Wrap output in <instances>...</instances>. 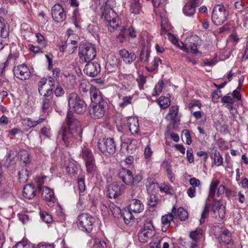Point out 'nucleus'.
Masks as SVG:
<instances>
[{
  "mask_svg": "<svg viewBox=\"0 0 248 248\" xmlns=\"http://www.w3.org/2000/svg\"><path fill=\"white\" fill-rule=\"evenodd\" d=\"M71 114L67 115L68 129L63 128L62 133V139L66 145L73 141L74 138L81 137L82 128L80 122L76 119L71 117Z\"/></svg>",
  "mask_w": 248,
  "mask_h": 248,
  "instance_id": "f257e3e1",
  "label": "nucleus"
},
{
  "mask_svg": "<svg viewBox=\"0 0 248 248\" xmlns=\"http://www.w3.org/2000/svg\"><path fill=\"white\" fill-rule=\"evenodd\" d=\"M69 108L77 114H82L86 110L85 101L76 93H72L67 97Z\"/></svg>",
  "mask_w": 248,
  "mask_h": 248,
  "instance_id": "f03ea898",
  "label": "nucleus"
},
{
  "mask_svg": "<svg viewBox=\"0 0 248 248\" xmlns=\"http://www.w3.org/2000/svg\"><path fill=\"white\" fill-rule=\"evenodd\" d=\"M78 50L79 57L84 62L92 61L96 55L95 48L91 43H85L80 44Z\"/></svg>",
  "mask_w": 248,
  "mask_h": 248,
  "instance_id": "7ed1b4c3",
  "label": "nucleus"
},
{
  "mask_svg": "<svg viewBox=\"0 0 248 248\" xmlns=\"http://www.w3.org/2000/svg\"><path fill=\"white\" fill-rule=\"evenodd\" d=\"M102 18L107 23L108 30L110 31L116 30L119 26V18L116 13L111 9H103Z\"/></svg>",
  "mask_w": 248,
  "mask_h": 248,
  "instance_id": "20e7f679",
  "label": "nucleus"
},
{
  "mask_svg": "<svg viewBox=\"0 0 248 248\" xmlns=\"http://www.w3.org/2000/svg\"><path fill=\"white\" fill-rule=\"evenodd\" d=\"M119 177L123 182L127 185L135 186L140 183L142 179L140 174L133 175L132 172L125 168H122L119 172Z\"/></svg>",
  "mask_w": 248,
  "mask_h": 248,
  "instance_id": "39448f33",
  "label": "nucleus"
},
{
  "mask_svg": "<svg viewBox=\"0 0 248 248\" xmlns=\"http://www.w3.org/2000/svg\"><path fill=\"white\" fill-rule=\"evenodd\" d=\"M228 16L229 11L223 5H216L212 12V22L217 26L220 25L226 21Z\"/></svg>",
  "mask_w": 248,
  "mask_h": 248,
  "instance_id": "423d86ee",
  "label": "nucleus"
},
{
  "mask_svg": "<svg viewBox=\"0 0 248 248\" xmlns=\"http://www.w3.org/2000/svg\"><path fill=\"white\" fill-rule=\"evenodd\" d=\"M94 218L88 213H82L78 217V226L80 230L87 233L93 229Z\"/></svg>",
  "mask_w": 248,
  "mask_h": 248,
  "instance_id": "0eeeda50",
  "label": "nucleus"
},
{
  "mask_svg": "<svg viewBox=\"0 0 248 248\" xmlns=\"http://www.w3.org/2000/svg\"><path fill=\"white\" fill-rule=\"evenodd\" d=\"M155 234V228L152 221L147 220L144 224L143 228L139 232L138 238L140 242L144 243L148 242Z\"/></svg>",
  "mask_w": 248,
  "mask_h": 248,
  "instance_id": "6e6552de",
  "label": "nucleus"
},
{
  "mask_svg": "<svg viewBox=\"0 0 248 248\" xmlns=\"http://www.w3.org/2000/svg\"><path fill=\"white\" fill-rule=\"evenodd\" d=\"M97 146L100 151L106 155H113L116 151V144L112 138L99 140Z\"/></svg>",
  "mask_w": 248,
  "mask_h": 248,
  "instance_id": "1a4fd4ad",
  "label": "nucleus"
},
{
  "mask_svg": "<svg viewBox=\"0 0 248 248\" xmlns=\"http://www.w3.org/2000/svg\"><path fill=\"white\" fill-rule=\"evenodd\" d=\"M108 108L107 102H101L100 104H95L91 106L89 112L91 117L93 119H99L103 117Z\"/></svg>",
  "mask_w": 248,
  "mask_h": 248,
  "instance_id": "9d476101",
  "label": "nucleus"
},
{
  "mask_svg": "<svg viewBox=\"0 0 248 248\" xmlns=\"http://www.w3.org/2000/svg\"><path fill=\"white\" fill-rule=\"evenodd\" d=\"M198 36L192 35L187 37L184 42H181L182 45H178V47L186 52H188L189 49L194 53L198 52L197 48Z\"/></svg>",
  "mask_w": 248,
  "mask_h": 248,
  "instance_id": "9b49d317",
  "label": "nucleus"
},
{
  "mask_svg": "<svg viewBox=\"0 0 248 248\" xmlns=\"http://www.w3.org/2000/svg\"><path fill=\"white\" fill-rule=\"evenodd\" d=\"M13 72L17 78L22 80L29 79L31 75L29 68L25 64L14 67Z\"/></svg>",
  "mask_w": 248,
  "mask_h": 248,
  "instance_id": "f8f14e48",
  "label": "nucleus"
},
{
  "mask_svg": "<svg viewBox=\"0 0 248 248\" xmlns=\"http://www.w3.org/2000/svg\"><path fill=\"white\" fill-rule=\"evenodd\" d=\"M225 206L219 201H215L212 207L213 217L218 220H222L225 217Z\"/></svg>",
  "mask_w": 248,
  "mask_h": 248,
  "instance_id": "ddd939ff",
  "label": "nucleus"
},
{
  "mask_svg": "<svg viewBox=\"0 0 248 248\" xmlns=\"http://www.w3.org/2000/svg\"><path fill=\"white\" fill-rule=\"evenodd\" d=\"M53 19L56 22H62L66 19V14L64 9L59 4H55L51 9Z\"/></svg>",
  "mask_w": 248,
  "mask_h": 248,
  "instance_id": "4468645a",
  "label": "nucleus"
},
{
  "mask_svg": "<svg viewBox=\"0 0 248 248\" xmlns=\"http://www.w3.org/2000/svg\"><path fill=\"white\" fill-rule=\"evenodd\" d=\"M39 191H42V197L43 200L47 201L49 206H53L55 201V197L52 189L46 186H39Z\"/></svg>",
  "mask_w": 248,
  "mask_h": 248,
  "instance_id": "2eb2a0df",
  "label": "nucleus"
},
{
  "mask_svg": "<svg viewBox=\"0 0 248 248\" xmlns=\"http://www.w3.org/2000/svg\"><path fill=\"white\" fill-rule=\"evenodd\" d=\"M100 64L97 62H90L86 64L83 71L84 73L91 77H95L100 72Z\"/></svg>",
  "mask_w": 248,
  "mask_h": 248,
  "instance_id": "dca6fc26",
  "label": "nucleus"
},
{
  "mask_svg": "<svg viewBox=\"0 0 248 248\" xmlns=\"http://www.w3.org/2000/svg\"><path fill=\"white\" fill-rule=\"evenodd\" d=\"M55 81L51 77L44 78L40 79L38 83V91L40 95H42L44 90L48 87H54Z\"/></svg>",
  "mask_w": 248,
  "mask_h": 248,
  "instance_id": "f3484780",
  "label": "nucleus"
},
{
  "mask_svg": "<svg viewBox=\"0 0 248 248\" xmlns=\"http://www.w3.org/2000/svg\"><path fill=\"white\" fill-rule=\"evenodd\" d=\"M119 54L124 62L127 64H131L137 58L135 52L129 51L125 48L120 49L119 51Z\"/></svg>",
  "mask_w": 248,
  "mask_h": 248,
  "instance_id": "a211bd4d",
  "label": "nucleus"
},
{
  "mask_svg": "<svg viewBox=\"0 0 248 248\" xmlns=\"http://www.w3.org/2000/svg\"><path fill=\"white\" fill-rule=\"evenodd\" d=\"M90 95L91 101L95 104H100L101 102H106L103 99L99 90L94 86L91 87Z\"/></svg>",
  "mask_w": 248,
  "mask_h": 248,
  "instance_id": "6ab92c4d",
  "label": "nucleus"
},
{
  "mask_svg": "<svg viewBox=\"0 0 248 248\" xmlns=\"http://www.w3.org/2000/svg\"><path fill=\"white\" fill-rule=\"evenodd\" d=\"M126 124L132 134H137L139 132V120L137 118H129L127 119Z\"/></svg>",
  "mask_w": 248,
  "mask_h": 248,
  "instance_id": "aec40b11",
  "label": "nucleus"
},
{
  "mask_svg": "<svg viewBox=\"0 0 248 248\" xmlns=\"http://www.w3.org/2000/svg\"><path fill=\"white\" fill-rule=\"evenodd\" d=\"M179 107L178 106H172L169 110L167 117L173 123H176L180 121V116L178 114Z\"/></svg>",
  "mask_w": 248,
  "mask_h": 248,
  "instance_id": "412c9836",
  "label": "nucleus"
},
{
  "mask_svg": "<svg viewBox=\"0 0 248 248\" xmlns=\"http://www.w3.org/2000/svg\"><path fill=\"white\" fill-rule=\"evenodd\" d=\"M125 186L123 185H113L111 186V190H109V197L111 198L113 197L115 199L119 196L121 195L125 190Z\"/></svg>",
  "mask_w": 248,
  "mask_h": 248,
  "instance_id": "4be33fe9",
  "label": "nucleus"
},
{
  "mask_svg": "<svg viewBox=\"0 0 248 248\" xmlns=\"http://www.w3.org/2000/svg\"><path fill=\"white\" fill-rule=\"evenodd\" d=\"M23 196L27 199L31 200L36 196V189L34 186L31 184H27L25 186L23 191Z\"/></svg>",
  "mask_w": 248,
  "mask_h": 248,
  "instance_id": "5701e85b",
  "label": "nucleus"
},
{
  "mask_svg": "<svg viewBox=\"0 0 248 248\" xmlns=\"http://www.w3.org/2000/svg\"><path fill=\"white\" fill-rule=\"evenodd\" d=\"M120 139L122 148H125L128 153H132V150L130 148L132 146L133 143L135 142L136 140L129 138L125 135L121 136Z\"/></svg>",
  "mask_w": 248,
  "mask_h": 248,
  "instance_id": "b1692460",
  "label": "nucleus"
},
{
  "mask_svg": "<svg viewBox=\"0 0 248 248\" xmlns=\"http://www.w3.org/2000/svg\"><path fill=\"white\" fill-rule=\"evenodd\" d=\"M65 168L66 172L70 174L75 175L78 170L76 162L73 159H68L65 161Z\"/></svg>",
  "mask_w": 248,
  "mask_h": 248,
  "instance_id": "393cba45",
  "label": "nucleus"
},
{
  "mask_svg": "<svg viewBox=\"0 0 248 248\" xmlns=\"http://www.w3.org/2000/svg\"><path fill=\"white\" fill-rule=\"evenodd\" d=\"M130 209L134 213H140L144 209V205L140 201L132 199L129 205Z\"/></svg>",
  "mask_w": 248,
  "mask_h": 248,
  "instance_id": "a878e982",
  "label": "nucleus"
},
{
  "mask_svg": "<svg viewBox=\"0 0 248 248\" xmlns=\"http://www.w3.org/2000/svg\"><path fill=\"white\" fill-rule=\"evenodd\" d=\"M130 12L134 15L139 14L142 9L140 0H130Z\"/></svg>",
  "mask_w": 248,
  "mask_h": 248,
  "instance_id": "bb28decb",
  "label": "nucleus"
},
{
  "mask_svg": "<svg viewBox=\"0 0 248 248\" xmlns=\"http://www.w3.org/2000/svg\"><path fill=\"white\" fill-rule=\"evenodd\" d=\"M119 98L121 101L119 103V105L120 107L124 108L129 105L132 104V101L133 99L132 95L129 96H123L122 93H118V94Z\"/></svg>",
  "mask_w": 248,
  "mask_h": 248,
  "instance_id": "cd10ccee",
  "label": "nucleus"
},
{
  "mask_svg": "<svg viewBox=\"0 0 248 248\" xmlns=\"http://www.w3.org/2000/svg\"><path fill=\"white\" fill-rule=\"evenodd\" d=\"M93 86L91 85L89 82L82 80L79 83V90L82 95H85L89 91L91 92V88Z\"/></svg>",
  "mask_w": 248,
  "mask_h": 248,
  "instance_id": "c85d7f7f",
  "label": "nucleus"
},
{
  "mask_svg": "<svg viewBox=\"0 0 248 248\" xmlns=\"http://www.w3.org/2000/svg\"><path fill=\"white\" fill-rule=\"evenodd\" d=\"M86 170L88 175L93 176L97 170L95 160L85 163Z\"/></svg>",
  "mask_w": 248,
  "mask_h": 248,
  "instance_id": "c756f323",
  "label": "nucleus"
},
{
  "mask_svg": "<svg viewBox=\"0 0 248 248\" xmlns=\"http://www.w3.org/2000/svg\"><path fill=\"white\" fill-rule=\"evenodd\" d=\"M80 156L85 163L95 160L92 151L89 149H83L80 154Z\"/></svg>",
  "mask_w": 248,
  "mask_h": 248,
  "instance_id": "7c9ffc66",
  "label": "nucleus"
},
{
  "mask_svg": "<svg viewBox=\"0 0 248 248\" xmlns=\"http://www.w3.org/2000/svg\"><path fill=\"white\" fill-rule=\"evenodd\" d=\"M219 233V237L222 241L227 244H230L232 240L230 232L225 228H222Z\"/></svg>",
  "mask_w": 248,
  "mask_h": 248,
  "instance_id": "2f4dec72",
  "label": "nucleus"
},
{
  "mask_svg": "<svg viewBox=\"0 0 248 248\" xmlns=\"http://www.w3.org/2000/svg\"><path fill=\"white\" fill-rule=\"evenodd\" d=\"M160 18H161V35H163L167 34L169 31L171 29V26L168 23L167 20L163 17L162 16L160 15Z\"/></svg>",
  "mask_w": 248,
  "mask_h": 248,
  "instance_id": "473e14b6",
  "label": "nucleus"
},
{
  "mask_svg": "<svg viewBox=\"0 0 248 248\" xmlns=\"http://www.w3.org/2000/svg\"><path fill=\"white\" fill-rule=\"evenodd\" d=\"M220 181L217 179L213 180L211 182L209 188V196L212 198H214L215 197L217 187Z\"/></svg>",
  "mask_w": 248,
  "mask_h": 248,
  "instance_id": "72a5a7b5",
  "label": "nucleus"
},
{
  "mask_svg": "<svg viewBox=\"0 0 248 248\" xmlns=\"http://www.w3.org/2000/svg\"><path fill=\"white\" fill-rule=\"evenodd\" d=\"M108 207L114 217L119 218L121 216L122 212L119 206L113 203H110L109 204Z\"/></svg>",
  "mask_w": 248,
  "mask_h": 248,
  "instance_id": "f704fd0d",
  "label": "nucleus"
},
{
  "mask_svg": "<svg viewBox=\"0 0 248 248\" xmlns=\"http://www.w3.org/2000/svg\"><path fill=\"white\" fill-rule=\"evenodd\" d=\"M157 103L161 108L165 109L167 108L170 104V100L169 98L161 96L157 100Z\"/></svg>",
  "mask_w": 248,
  "mask_h": 248,
  "instance_id": "c9c22d12",
  "label": "nucleus"
},
{
  "mask_svg": "<svg viewBox=\"0 0 248 248\" xmlns=\"http://www.w3.org/2000/svg\"><path fill=\"white\" fill-rule=\"evenodd\" d=\"M150 51L145 48H143L140 51L139 59L140 62H148L149 60Z\"/></svg>",
  "mask_w": 248,
  "mask_h": 248,
  "instance_id": "e433bc0d",
  "label": "nucleus"
},
{
  "mask_svg": "<svg viewBox=\"0 0 248 248\" xmlns=\"http://www.w3.org/2000/svg\"><path fill=\"white\" fill-rule=\"evenodd\" d=\"M210 205L209 203L206 202L203 210L201 214V217L200 219V224H202L204 222L205 219L208 216V214L210 211Z\"/></svg>",
  "mask_w": 248,
  "mask_h": 248,
  "instance_id": "4c0bfd02",
  "label": "nucleus"
},
{
  "mask_svg": "<svg viewBox=\"0 0 248 248\" xmlns=\"http://www.w3.org/2000/svg\"><path fill=\"white\" fill-rule=\"evenodd\" d=\"M13 248H34V245L29 242L27 240L23 239L14 246Z\"/></svg>",
  "mask_w": 248,
  "mask_h": 248,
  "instance_id": "58836bf2",
  "label": "nucleus"
},
{
  "mask_svg": "<svg viewBox=\"0 0 248 248\" xmlns=\"http://www.w3.org/2000/svg\"><path fill=\"white\" fill-rule=\"evenodd\" d=\"M159 189L161 192H164L166 194L172 195L174 193L173 187L168 184H161L159 186Z\"/></svg>",
  "mask_w": 248,
  "mask_h": 248,
  "instance_id": "ea45409f",
  "label": "nucleus"
},
{
  "mask_svg": "<svg viewBox=\"0 0 248 248\" xmlns=\"http://www.w3.org/2000/svg\"><path fill=\"white\" fill-rule=\"evenodd\" d=\"M131 211L130 209L129 210H123L120 216V217H123L125 223L127 224L129 223L130 220L133 218Z\"/></svg>",
  "mask_w": 248,
  "mask_h": 248,
  "instance_id": "a19ab883",
  "label": "nucleus"
},
{
  "mask_svg": "<svg viewBox=\"0 0 248 248\" xmlns=\"http://www.w3.org/2000/svg\"><path fill=\"white\" fill-rule=\"evenodd\" d=\"M19 180L20 183H25L29 178V172L26 169H23L18 172Z\"/></svg>",
  "mask_w": 248,
  "mask_h": 248,
  "instance_id": "79ce46f5",
  "label": "nucleus"
},
{
  "mask_svg": "<svg viewBox=\"0 0 248 248\" xmlns=\"http://www.w3.org/2000/svg\"><path fill=\"white\" fill-rule=\"evenodd\" d=\"M20 160L25 164L27 165L30 163L29 154L26 150L21 151L19 153Z\"/></svg>",
  "mask_w": 248,
  "mask_h": 248,
  "instance_id": "37998d69",
  "label": "nucleus"
},
{
  "mask_svg": "<svg viewBox=\"0 0 248 248\" xmlns=\"http://www.w3.org/2000/svg\"><path fill=\"white\" fill-rule=\"evenodd\" d=\"M183 11L186 16H191L195 14V9L194 7H192L189 4H186L183 8Z\"/></svg>",
  "mask_w": 248,
  "mask_h": 248,
  "instance_id": "c03bdc74",
  "label": "nucleus"
},
{
  "mask_svg": "<svg viewBox=\"0 0 248 248\" xmlns=\"http://www.w3.org/2000/svg\"><path fill=\"white\" fill-rule=\"evenodd\" d=\"M40 217L42 220L45 223L48 224L52 222L53 218L52 216L45 211H41L40 213Z\"/></svg>",
  "mask_w": 248,
  "mask_h": 248,
  "instance_id": "a18cd8bd",
  "label": "nucleus"
},
{
  "mask_svg": "<svg viewBox=\"0 0 248 248\" xmlns=\"http://www.w3.org/2000/svg\"><path fill=\"white\" fill-rule=\"evenodd\" d=\"M65 44L69 53H73L78 47L77 42L75 40H71L70 43H69L67 40L65 42Z\"/></svg>",
  "mask_w": 248,
  "mask_h": 248,
  "instance_id": "49530a36",
  "label": "nucleus"
},
{
  "mask_svg": "<svg viewBox=\"0 0 248 248\" xmlns=\"http://www.w3.org/2000/svg\"><path fill=\"white\" fill-rule=\"evenodd\" d=\"M173 219V215L172 213H169L162 217L161 222L163 225L170 226V222Z\"/></svg>",
  "mask_w": 248,
  "mask_h": 248,
  "instance_id": "de8ad7c7",
  "label": "nucleus"
},
{
  "mask_svg": "<svg viewBox=\"0 0 248 248\" xmlns=\"http://www.w3.org/2000/svg\"><path fill=\"white\" fill-rule=\"evenodd\" d=\"M108 62L113 66H117L120 62V60L113 53H110L108 56Z\"/></svg>",
  "mask_w": 248,
  "mask_h": 248,
  "instance_id": "09e8293b",
  "label": "nucleus"
},
{
  "mask_svg": "<svg viewBox=\"0 0 248 248\" xmlns=\"http://www.w3.org/2000/svg\"><path fill=\"white\" fill-rule=\"evenodd\" d=\"M202 230L201 229L197 228L190 233L189 236L193 240L197 241L202 236Z\"/></svg>",
  "mask_w": 248,
  "mask_h": 248,
  "instance_id": "8fccbe9b",
  "label": "nucleus"
},
{
  "mask_svg": "<svg viewBox=\"0 0 248 248\" xmlns=\"http://www.w3.org/2000/svg\"><path fill=\"white\" fill-rule=\"evenodd\" d=\"M72 20L77 28H78V23L81 20L80 15L78 9H75L73 13Z\"/></svg>",
  "mask_w": 248,
  "mask_h": 248,
  "instance_id": "3c124183",
  "label": "nucleus"
},
{
  "mask_svg": "<svg viewBox=\"0 0 248 248\" xmlns=\"http://www.w3.org/2000/svg\"><path fill=\"white\" fill-rule=\"evenodd\" d=\"M176 214L181 220H186L188 217V214L186 211L183 207H179L177 210Z\"/></svg>",
  "mask_w": 248,
  "mask_h": 248,
  "instance_id": "603ef678",
  "label": "nucleus"
},
{
  "mask_svg": "<svg viewBox=\"0 0 248 248\" xmlns=\"http://www.w3.org/2000/svg\"><path fill=\"white\" fill-rule=\"evenodd\" d=\"M52 99L51 98L44 97L42 98L41 108L43 111L48 109L51 105Z\"/></svg>",
  "mask_w": 248,
  "mask_h": 248,
  "instance_id": "864d4df0",
  "label": "nucleus"
},
{
  "mask_svg": "<svg viewBox=\"0 0 248 248\" xmlns=\"http://www.w3.org/2000/svg\"><path fill=\"white\" fill-rule=\"evenodd\" d=\"M123 33L128 34L130 37L135 38L136 37V33L132 27H130L128 29L123 28V31L120 33V36H123Z\"/></svg>",
  "mask_w": 248,
  "mask_h": 248,
  "instance_id": "5fc2aeb1",
  "label": "nucleus"
},
{
  "mask_svg": "<svg viewBox=\"0 0 248 248\" xmlns=\"http://www.w3.org/2000/svg\"><path fill=\"white\" fill-rule=\"evenodd\" d=\"M164 82L162 80H160L158 81L157 84L155 86L154 90V93H153V95L157 96L159 95L163 88Z\"/></svg>",
  "mask_w": 248,
  "mask_h": 248,
  "instance_id": "6e6d98bb",
  "label": "nucleus"
},
{
  "mask_svg": "<svg viewBox=\"0 0 248 248\" xmlns=\"http://www.w3.org/2000/svg\"><path fill=\"white\" fill-rule=\"evenodd\" d=\"M37 38V42L42 48H45L46 45V42L45 40V38L43 35L40 33H37L35 35Z\"/></svg>",
  "mask_w": 248,
  "mask_h": 248,
  "instance_id": "4d7b16f0",
  "label": "nucleus"
},
{
  "mask_svg": "<svg viewBox=\"0 0 248 248\" xmlns=\"http://www.w3.org/2000/svg\"><path fill=\"white\" fill-rule=\"evenodd\" d=\"M92 248H106V244L104 241L96 238L93 240V244Z\"/></svg>",
  "mask_w": 248,
  "mask_h": 248,
  "instance_id": "13d9d810",
  "label": "nucleus"
},
{
  "mask_svg": "<svg viewBox=\"0 0 248 248\" xmlns=\"http://www.w3.org/2000/svg\"><path fill=\"white\" fill-rule=\"evenodd\" d=\"M148 202L150 206L154 207L158 203L159 201L156 195L152 194L148 199Z\"/></svg>",
  "mask_w": 248,
  "mask_h": 248,
  "instance_id": "bf43d9fd",
  "label": "nucleus"
},
{
  "mask_svg": "<svg viewBox=\"0 0 248 248\" xmlns=\"http://www.w3.org/2000/svg\"><path fill=\"white\" fill-rule=\"evenodd\" d=\"M183 138L186 139V141L187 144L190 145L191 144V138L189 131L188 130L185 129L183 131L182 138Z\"/></svg>",
  "mask_w": 248,
  "mask_h": 248,
  "instance_id": "052dcab7",
  "label": "nucleus"
},
{
  "mask_svg": "<svg viewBox=\"0 0 248 248\" xmlns=\"http://www.w3.org/2000/svg\"><path fill=\"white\" fill-rule=\"evenodd\" d=\"M4 21V19L2 17H0V35L2 37L6 38L7 36V32L5 31V25L3 23Z\"/></svg>",
  "mask_w": 248,
  "mask_h": 248,
  "instance_id": "680f3d73",
  "label": "nucleus"
},
{
  "mask_svg": "<svg viewBox=\"0 0 248 248\" xmlns=\"http://www.w3.org/2000/svg\"><path fill=\"white\" fill-rule=\"evenodd\" d=\"M214 163L217 166H220L222 164L223 158L219 153H216L214 154Z\"/></svg>",
  "mask_w": 248,
  "mask_h": 248,
  "instance_id": "e2e57ef3",
  "label": "nucleus"
},
{
  "mask_svg": "<svg viewBox=\"0 0 248 248\" xmlns=\"http://www.w3.org/2000/svg\"><path fill=\"white\" fill-rule=\"evenodd\" d=\"M120 90L122 93L126 94L127 92L130 91V85L128 84H126L124 81H122L121 86L120 87Z\"/></svg>",
  "mask_w": 248,
  "mask_h": 248,
  "instance_id": "0e129e2a",
  "label": "nucleus"
},
{
  "mask_svg": "<svg viewBox=\"0 0 248 248\" xmlns=\"http://www.w3.org/2000/svg\"><path fill=\"white\" fill-rule=\"evenodd\" d=\"M166 171L167 175L170 180L171 182H173L175 180V177L174 174L172 172L171 167L170 165L166 166Z\"/></svg>",
  "mask_w": 248,
  "mask_h": 248,
  "instance_id": "69168bd1",
  "label": "nucleus"
},
{
  "mask_svg": "<svg viewBox=\"0 0 248 248\" xmlns=\"http://www.w3.org/2000/svg\"><path fill=\"white\" fill-rule=\"evenodd\" d=\"M162 61L161 60L158 58V57H155L154 58V60L153 61V65L151 67V70L152 71L155 70L158 65L161 63Z\"/></svg>",
  "mask_w": 248,
  "mask_h": 248,
  "instance_id": "338daca9",
  "label": "nucleus"
},
{
  "mask_svg": "<svg viewBox=\"0 0 248 248\" xmlns=\"http://www.w3.org/2000/svg\"><path fill=\"white\" fill-rule=\"evenodd\" d=\"M116 5L115 0H107L105 3V5L103 9H113Z\"/></svg>",
  "mask_w": 248,
  "mask_h": 248,
  "instance_id": "774afa93",
  "label": "nucleus"
}]
</instances>
